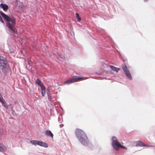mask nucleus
Returning a JSON list of instances; mask_svg holds the SVG:
<instances>
[{"label":"nucleus","mask_w":155,"mask_h":155,"mask_svg":"<svg viewBox=\"0 0 155 155\" xmlns=\"http://www.w3.org/2000/svg\"><path fill=\"white\" fill-rule=\"evenodd\" d=\"M0 21L1 22H2V23H4V21L2 19L1 17L0 16Z\"/></svg>","instance_id":"obj_18"},{"label":"nucleus","mask_w":155,"mask_h":155,"mask_svg":"<svg viewBox=\"0 0 155 155\" xmlns=\"http://www.w3.org/2000/svg\"><path fill=\"white\" fill-rule=\"evenodd\" d=\"M47 94L48 95V98H49L50 97V96L49 95V92H48L47 93Z\"/></svg>","instance_id":"obj_19"},{"label":"nucleus","mask_w":155,"mask_h":155,"mask_svg":"<svg viewBox=\"0 0 155 155\" xmlns=\"http://www.w3.org/2000/svg\"><path fill=\"white\" fill-rule=\"evenodd\" d=\"M41 87L42 95L43 96L45 95V87L43 85Z\"/></svg>","instance_id":"obj_10"},{"label":"nucleus","mask_w":155,"mask_h":155,"mask_svg":"<svg viewBox=\"0 0 155 155\" xmlns=\"http://www.w3.org/2000/svg\"><path fill=\"white\" fill-rule=\"evenodd\" d=\"M75 134L78 139L83 145L86 146L89 143L88 138L83 130L77 129L75 131Z\"/></svg>","instance_id":"obj_1"},{"label":"nucleus","mask_w":155,"mask_h":155,"mask_svg":"<svg viewBox=\"0 0 155 155\" xmlns=\"http://www.w3.org/2000/svg\"><path fill=\"white\" fill-rule=\"evenodd\" d=\"M36 83L37 84H38L40 86H41V85H43V84L42 83V82H41V81L39 79H37L36 81Z\"/></svg>","instance_id":"obj_15"},{"label":"nucleus","mask_w":155,"mask_h":155,"mask_svg":"<svg viewBox=\"0 0 155 155\" xmlns=\"http://www.w3.org/2000/svg\"><path fill=\"white\" fill-rule=\"evenodd\" d=\"M122 68L127 78L129 80H131L132 79V75L126 65L125 64H123Z\"/></svg>","instance_id":"obj_5"},{"label":"nucleus","mask_w":155,"mask_h":155,"mask_svg":"<svg viewBox=\"0 0 155 155\" xmlns=\"http://www.w3.org/2000/svg\"><path fill=\"white\" fill-rule=\"evenodd\" d=\"M0 7L2 8L5 12H6L8 8V6L5 4H1L0 5Z\"/></svg>","instance_id":"obj_9"},{"label":"nucleus","mask_w":155,"mask_h":155,"mask_svg":"<svg viewBox=\"0 0 155 155\" xmlns=\"http://www.w3.org/2000/svg\"><path fill=\"white\" fill-rule=\"evenodd\" d=\"M38 140H33L30 141V143L32 144L36 145H38Z\"/></svg>","instance_id":"obj_14"},{"label":"nucleus","mask_w":155,"mask_h":155,"mask_svg":"<svg viewBox=\"0 0 155 155\" xmlns=\"http://www.w3.org/2000/svg\"><path fill=\"white\" fill-rule=\"evenodd\" d=\"M7 150V147L2 143H0V151L2 152H5Z\"/></svg>","instance_id":"obj_7"},{"label":"nucleus","mask_w":155,"mask_h":155,"mask_svg":"<svg viewBox=\"0 0 155 155\" xmlns=\"http://www.w3.org/2000/svg\"><path fill=\"white\" fill-rule=\"evenodd\" d=\"M2 99V98L0 97V101Z\"/></svg>","instance_id":"obj_21"},{"label":"nucleus","mask_w":155,"mask_h":155,"mask_svg":"<svg viewBox=\"0 0 155 155\" xmlns=\"http://www.w3.org/2000/svg\"><path fill=\"white\" fill-rule=\"evenodd\" d=\"M111 144L113 149L115 150H118L120 148H121L124 149L127 148L123 146L120 143L117 137L115 136H113L112 137Z\"/></svg>","instance_id":"obj_3"},{"label":"nucleus","mask_w":155,"mask_h":155,"mask_svg":"<svg viewBox=\"0 0 155 155\" xmlns=\"http://www.w3.org/2000/svg\"><path fill=\"white\" fill-rule=\"evenodd\" d=\"M0 13L5 21H6V25L9 28V31L13 33H15L16 30L13 27V26L15 23V19L13 17H9L7 15H6L2 12H0Z\"/></svg>","instance_id":"obj_2"},{"label":"nucleus","mask_w":155,"mask_h":155,"mask_svg":"<svg viewBox=\"0 0 155 155\" xmlns=\"http://www.w3.org/2000/svg\"><path fill=\"white\" fill-rule=\"evenodd\" d=\"M137 146H144V144L142 142L140 141L137 143Z\"/></svg>","instance_id":"obj_17"},{"label":"nucleus","mask_w":155,"mask_h":155,"mask_svg":"<svg viewBox=\"0 0 155 155\" xmlns=\"http://www.w3.org/2000/svg\"><path fill=\"white\" fill-rule=\"evenodd\" d=\"M8 68L7 62L5 59L2 56H0V70H3L5 72H7Z\"/></svg>","instance_id":"obj_4"},{"label":"nucleus","mask_w":155,"mask_h":155,"mask_svg":"<svg viewBox=\"0 0 155 155\" xmlns=\"http://www.w3.org/2000/svg\"><path fill=\"white\" fill-rule=\"evenodd\" d=\"M38 145L45 148H47L48 147V145L47 143L40 141H38Z\"/></svg>","instance_id":"obj_8"},{"label":"nucleus","mask_w":155,"mask_h":155,"mask_svg":"<svg viewBox=\"0 0 155 155\" xmlns=\"http://www.w3.org/2000/svg\"><path fill=\"white\" fill-rule=\"evenodd\" d=\"M82 78H83L81 77L74 78L71 79L69 80L65 81L64 83L66 84H70L75 82L78 81L79 80L81 79Z\"/></svg>","instance_id":"obj_6"},{"label":"nucleus","mask_w":155,"mask_h":155,"mask_svg":"<svg viewBox=\"0 0 155 155\" xmlns=\"http://www.w3.org/2000/svg\"><path fill=\"white\" fill-rule=\"evenodd\" d=\"M45 133L47 136H50L52 138H53V134L50 130H46L45 131Z\"/></svg>","instance_id":"obj_11"},{"label":"nucleus","mask_w":155,"mask_h":155,"mask_svg":"<svg viewBox=\"0 0 155 155\" xmlns=\"http://www.w3.org/2000/svg\"><path fill=\"white\" fill-rule=\"evenodd\" d=\"M110 67L112 70L117 72H118L120 70V68L115 67L113 66H110Z\"/></svg>","instance_id":"obj_12"},{"label":"nucleus","mask_w":155,"mask_h":155,"mask_svg":"<svg viewBox=\"0 0 155 155\" xmlns=\"http://www.w3.org/2000/svg\"><path fill=\"white\" fill-rule=\"evenodd\" d=\"M0 101L1 102V103H2V105L4 106L6 108H7L8 107V105L7 104V103H6L5 101L2 98L1 100Z\"/></svg>","instance_id":"obj_13"},{"label":"nucleus","mask_w":155,"mask_h":155,"mask_svg":"<svg viewBox=\"0 0 155 155\" xmlns=\"http://www.w3.org/2000/svg\"><path fill=\"white\" fill-rule=\"evenodd\" d=\"M76 17L78 21H80L81 20V18L80 17L78 13H76L75 14Z\"/></svg>","instance_id":"obj_16"},{"label":"nucleus","mask_w":155,"mask_h":155,"mask_svg":"<svg viewBox=\"0 0 155 155\" xmlns=\"http://www.w3.org/2000/svg\"><path fill=\"white\" fill-rule=\"evenodd\" d=\"M145 2L148 1L149 0H143Z\"/></svg>","instance_id":"obj_20"}]
</instances>
